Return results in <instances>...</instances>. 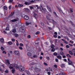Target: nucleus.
<instances>
[{
  "instance_id": "37998d69",
  "label": "nucleus",
  "mask_w": 75,
  "mask_h": 75,
  "mask_svg": "<svg viewBox=\"0 0 75 75\" xmlns=\"http://www.w3.org/2000/svg\"><path fill=\"white\" fill-rule=\"evenodd\" d=\"M36 35H37V34H40V32L39 31H37L36 33Z\"/></svg>"
},
{
  "instance_id": "f257e3e1",
  "label": "nucleus",
  "mask_w": 75,
  "mask_h": 75,
  "mask_svg": "<svg viewBox=\"0 0 75 75\" xmlns=\"http://www.w3.org/2000/svg\"><path fill=\"white\" fill-rule=\"evenodd\" d=\"M13 68H18V66L17 64H11L9 65V69H13Z\"/></svg>"
},
{
  "instance_id": "0e129e2a",
  "label": "nucleus",
  "mask_w": 75,
  "mask_h": 75,
  "mask_svg": "<svg viewBox=\"0 0 75 75\" xmlns=\"http://www.w3.org/2000/svg\"><path fill=\"white\" fill-rule=\"evenodd\" d=\"M11 6H9V10H10V9H11Z\"/></svg>"
},
{
  "instance_id": "20e7f679",
  "label": "nucleus",
  "mask_w": 75,
  "mask_h": 75,
  "mask_svg": "<svg viewBox=\"0 0 75 75\" xmlns=\"http://www.w3.org/2000/svg\"><path fill=\"white\" fill-rule=\"evenodd\" d=\"M19 69L20 71H24V67L21 66L19 67Z\"/></svg>"
},
{
  "instance_id": "864d4df0",
  "label": "nucleus",
  "mask_w": 75,
  "mask_h": 75,
  "mask_svg": "<svg viewBox=\"0 0 75 75\" xmlns=\"http://www.w3.org/2000/svg\"><path fill=\"white\" fill-rule=\"evenodd\" d=\"M43 64H44V65H45L46 66H47V63H46L45 62H44L43 63Z\"/></svg>"
},
{
  "instance_id": "c9c22d12",
  "label": "nucleus",
  "mask_w": 75,
  "mask_h": 75,
  "mask_svg": "<svg viewBox=\"0 0 75 75\" xmlns=\"http://www.w3.org/2000/svg\"><path fill=\"white\" fill-rule=\"evenodd\" d=\"M36 64V63H32L30 65H35Z\"/></svg>"
},
{
  "instance_id": "774afa93",
  "label": "nucleus",
  "mask_w": 75,
  "mask_h": 75,
  "mask_svg": "<svg viewBox=\"0 0 75 75\" xmlns=\"http://www.w3.org/2000/svg\"><path fill=\"white\" fill-rule=\"evenodd\" d=\"M64 62H67V59H64Z\"/></svg>"
},
{
  "instance_id": "f704fd0d",
  "label": "nucleus",
  "mask_w": 75,
  "mask_h": 75,
  "mask_svg": "<svg viewBox=\"0 0 75 75\" xmlns=\"http://www.w3.org/2000/svg\"><path fill=\"white\" fill-rule=\"evenodd\" d=\"M57 53L55 52L53 54V55L54 56H57Z\"/></svg>"
},
{
  "instance_id": "9b49d317",
  "label": "nucleus",
  "mask_w": 75,
  "mask_h": 75,
  "mask_svg": "<svg viewBox=\"0 0 75 75\" xmlns=\"http://www.w3.org/2000/svg\"><path fill=\"white\" fill-rule=\"evenodd\" d=\"M14 54H16V55H18L19 54V52L18 51V50H15L14 52Z\"/></svg>"
},
{
  "instance_id": "f03ea898",
  "label": "nucleus",
  "mask_w": 75,
  "mask_h": 75,
  "mask_svg": "<svg viewBox=\"0 0 75 75\" xmlns=\"http://www.w3.org/2000/svg\"><path fill=\"white\" fill-rule=\"evenodd\" d=\"M51 15L48 14L46 16V18L47 19V20L49 21V22H50L51 23H54V24H55L56 22L54 20H51L49 18L50 17H51Z\"/></svg>"
},
{
  "instance_id": "58836bf2",
  "label": "nucleus",
  "mask_w": 75,
  "mask_h": 75,
  "mask_svg": "<svg viewBox=\"0 0 75 75\" xmlns=\"http://www.w3.org/2000/svg\"><path fill=\"white\" fill-rule=\"evenodd\" d=\"M33 58H37V56L36 55H34L33 56Z\"/></svg>"
},
{
  "instance_id": "680f3d73",
  "label": "nucleus",
  "mask_w": 75,
  "mask_h": 75,
  "mask_svg": "<svg viewBox=\"0 0 75 75\" xmlns=\"http://www.w3.org/2000/svg\"><path fill=\"white\" fill-rule=\"evenodd\" d=\"M2 53L3 54H6V52L5 51H3Z\"/></svg>"
},
{
  "instance_id": "393cba45",
  "label": "nucleus",
  "mask_w": 75,
  "mask_h": 75,
  "mask_svg": "<svg viewBox=\"0 0 75 75\" xmlns=\"http://www.w3.org/2000/svg\"><path fill=\"white\" fill-rule=\"evenodd\" d=\"M25 24L26 25H28L29 24H31V23H28V22H26L25 23Z\"/></svg>"
},
{
  "instance_id": "5701e85b",
  "label": "nucleus",
  "mask_w": 75,
  "mask_h": 75,
  "mask_svg": "<svg viewBox=\"0 0 75 75\" xmlns=\"http://www.w3.org/2000/svg\"><path fill=\"white\" fill-rule=\"evenodd\" d=\"M33 16L34 17H35L36 18H37V17H38V15L36 14L35 13Z\"/></svg>"
},
{
  "instance_id": "c03bdc74",
  "label": "nucleus",
  "mask_w": 75,
  "mask_h": 75,
  "mask_svg": "<svg viewBox=\"0 0 75 75\" xmlns=\"http://www.w3.org/2000/svg\"><path fill=\"white\" fill-rule=\"evenodd\" d=\"M60 54H61V55H64V53H63V52H60Z\"/></svg>"
},
{
  "instance_id": "e2e57ef3",
  "label": "nucleus",
  "mask_w": 75,
  "mask_h": 75,
  "mask_svg": "<svg viewBox=\"0 0 75 75\" xmlns=\"http://www.w3.org/2000/svg\"><path fill=\"white\" fill-rule=\"evenodd\" d=\"M46 58L47 60H50V57H47Z\"/></svg>"
},
{
  "instance_id": "c756f323",
  "label": "nucleus",
  "mask_w": 75,
  "mask_h": 75,
  "mask_svg": "<svg viewBox=\"0 0 75 75\" xmlns=\"http://www.w3.org/2000/svg\"><path fill=\"white\" fill-rule=\"evenodd\" d=\"M5 30H6V31H9V28L6 27L5 29Z\"/></svg>"
},
{
  "instance_id": "c85d7f7f",
  "label": "nucleus",
  "mask_w": 75,
  "mask_h": 75,
  "mask_svg": "<svg viewBox=\"0 0 75 75\" xmlns=\"http://www.w3.org/2000/svg\"><path fill=\"white\" fill-rule=\"evenodd\" d=\"M25 5H30V4L27 2H25Z\"/></svg>"
},
{
  "instance_id": "338daca9",
  "label": "nucleus",
  "mask_w": 75,
  "mask_h": 75,
  "mask_svg": "<svg viewBox=\"0 0 75 75\" xmlns=\"http://www.w3.org/2000/svg\"><path fill=\"white\" fill-rule=\"evenodd\" d=\"M54 38H57V36L56 35H54Z\"/></svg>"
},
{
  "instance_id": "0eeeda50",
  "label": "nucleus",
  "mask_w": 75,
  "mask_h": 75,
  "mask_svg": "<svg viewBox=\"0 0 75 75\" xmlns=\"http://www.w3.org/2000/svg\"><path fill=\"white\" fill-rule=\"evenodd\" d=\"M31 68H32L31 69L32 70H33V69H35V71L36 72H38V71H39V69H38L37 67L35 68L34 67H32Z\"/></svg>"
},
{
  "instance_id": "a211bd4d",
  "label": "nucleus",
  "mask_w": 75,
  "mask_h": 75,
  "mask_svg": "<svg viewBox=\"0 0 75 75\" xmlns=\"http://www.w3.org/2000/svg\"><path fill=\"white\" fill-rule=\"evenodd\" d=\"M0 41H1V42H4V39L3 38H0Z\"/></svg>"
},
{
  "instance_id": "69168bd1",
  "label": "nucleus",
  "mask_w": 75,
  "mask_h": 75,
  "mask_svg": "<svg viewBox=\"0 0 75 75\" xmlns=\"http://www.w3.org/2000/svg\"><path fill=\"white\" fill-rule=\"evenodd\" d=\"M16 45H17V46H18L19 44H18V42H17L16 44Z\"/></svg>"
},
{
  "instance_id": "2eb2a0df",
  "label": "nucleus",
  "mask_w": 75,
  "mask_h": 75,
  "mask_svg": "<svg viewBox=\"0 0 75 75\" xmlns=\"http://www.w3.org/2000/svg\"><path fill=\"white\" fill-rule=\"evenodd\" d=\"M25 11H26V12H27L28 13V12L30 11V10H29V9L27 8H25Z\"/></svg>"
},
{
  "instance_id": "b1692460",
  "label": "nucleus",
  "mask_w": 75,
  "mask_h": 75,
  "mask_svg": "<svg viewBox=\"0 0 75 75\" xmlns=\"http://www.w3.org/2000/svg\"><path fill=\"white\" fill-rule=\"evenodd\" d=\"M67 57H69V58H71L72 57L69 54H66Z\"/></svg>"
},
{
  "instance_id": "cd10ccee",
  "label": "nucleus",
  "mask_w": 75,
  "mask_h": 75,
  "mask_svg": "<svg viewBox=\"0 0 75 75\" xmlns=\"http://www.w3.org/2000/svg\"><path fill=\"white\" fill-rule=\"evenodd\" d=\"M69 52L70 54H71V55H73V53H72V52L71 51H69Z\"/></svg>"
},
{
  "instance_id": "13d9d810",
  "label": "nucleus",
  "mask_w": 75,
  "mask_h": 75,
  "mask_svg": "<svg viewBox=\"0 0 75 75\" xmlns=\"http://www.w3.org/2000/svg\"><path fill=\"white\" fill-rule=\"evenodd\" d=\"M14 14V12H13V13H11L10 16H13V15Z\"/></svg>"
},
{
  "instance_id": "4d7b16f0",
  "label": "nucleus",
  "mask_w": 75,
  "mask_h": 75,
  "mask_svg": "<svg viewBox=\"0 0 75 75\" xmlns=\"http://www.w3.org/2000/svg\"><path fill=\"white\" fill-rule=\"evenodd\" d=\"M55 61L57 62H58V59H56Z\"/></svg>"
},
{
  "instance_id": "6e6d98bb",
  "label": "nucleus",
  "mask_w": 75,
  "mask_h": 75,
  "mask_svg": "<svg viewBox=\"0 0 75 75\" xmlns=\"http://www.w3.org/2000/svg\"><path fill=\"white\" fill-rule=\"evenodd\" d=\"M47 74L48 75H51V73L50 72H47Z\"/></svg>"
},
{
  "instance_id": "bb28decb",
  "label": "nucleus",
  "mask_w": 75,
  "mask_h": 75,
  "mask_svg": "<svg viewBox=\"0 0 75 75\" xmlns=\"http://www.w3.org/2000/svg\"><path fill=\"white\" fill-rule=\"evenodd\" d=\"M14 72H15V69H13L12 70V72L13 74H14Z\"/></svg>"
},
{
  "instance_id": "39448f33",
  "label": "nucleus",
  "mask_w": 75,
  "mask_h": 75,
  "mask_svg": "<svg viewBox=\"0 0 75 75\" xmlns=\"http://www.w3.org/2000/svg\"><path fill=\"white\" fill-rule=\"evenodd\" d=\"M19 21V18L18 17H16L15 19L11 20V22H16Z\"/></svg>"
},
{
  "instance_id": "7ed1b4c3",
  "label": "nucleus",
  "mask_w": 75,
  "mask_h": 75,
  "mask_svg": "<svg viewBox=\"0 0 75 75\" xmlns=\"http://www.w3.org/2000/svg\"><path fill=\"white\" fill-rule=\"evenodd\" d=\"M40 8L41 11H42V12L47 11V9H46L45 8H43L41 5L40 6Z\"/></svg>"
},
{
  "instance_id": "4c0bfd02",
  "label": "nucleus",
  "mask_w": 75,
  "mask_h": 75,
  "mask_svg": "<svg viewBox=\"0 0 75 75\" xmlns=\"http://www.w3.org/2000/svg\"><path fill=\"white\" fill-rule=\"evenodd\" d=\"M19 49H20V50H23V47H21V46H20L19 47Z\"/></svg>"
},
{
  "instance_id": "9d476101",
  "label": "nucleus",
  "mask_w": 75,
  "mask_h": 75,
  "mask_svg": "<svg viewBox=\"0 0 75 75\" xmlns=\"http://www.w3.org/2000/svg\"><path fill=\"white\" fill-rule=\"evenodd\" d=\"M47 7L48 11H49L50 12V13H52V10L50 7L48 6H47Z\"/></svg>"
},
{
  "instance_id": "4be33fe9",
  "label": "nucleus",
  "mask_w": 75,
  "mask_h": 75,
  "mask_svg": "<svg viewBox=\"0 0 75 75\" xmlns=\"http://www.w3.org/2000/svg\"><path fill=\"white\" fill-rule=\"evenodd\" d=\"M14 35L15 37H18V35L17 33H14Z\"/></svg>"
},
{
  "instance_id": "79ce46f5",
  "label": "nucleus",
  "mask_w": 75,
  "mask_h": 75,
  "mask_svg": "<svg viewBox=\"0 0 75 75\" xmlns=\"http://www.w3.org/2000/svg\"><path fill=\"white\" fill-rule=\"evenodd\" d=\"M1 49L2 51H3L4 50V48H3V47H1Z\"/></svg>"
},
{
  "instance_id": "473e14b6",
  "label": "nucleus",
  "mask_w": 75,
  "mask_h": 75,
  "mask_svg": "<svg viewBox=\"0 0 75 75\" xmlns=\"http://www.w3.org/2000/svg\"><path fill=\"white\" fill-rule=\"evenodd\" d=\"M18 7H23V5H22V4H19L18 5Z\"/></svg>"
},
{
  "instance_id": "09e8293b",
  "label": "nucleus",
  "mask_w": 75,
  "mask_h": 75,
  "mask_svg": "<svg viewBox=\"0 0 75 75\" xmlns=\"http://www.w3.org/2000/svg\"><path fill=\"white\" fill-rule=\"evenodd\" d=\"M5 72H6V73H7L8 74V70H5Z\"/></svg>"
},
{
  "instance_id": "6e6552de",
  "label": "nucleus",
  "mask_w": 75,
  "mask_h": 75,
  "mask_svg": "<svg viewBox=\"0 0 75 75\" xmlns=\"http://www.w3.org/2000/svg\"><path fill=\"white\" fill-rule=\"evenodd\" d=\"M25 29V27H24V26H22L20 28V30L21 31H22V32H24V31Z\"/></svg>"
},
{
  "instance_id": "052dcab7",
  "label": "nucleus",
  "mask_w": 75,
  "mask_h": 75,
  "mask_svg": "<svg viewBox=\"0 0 75 75\" xmlns=\"http://www.w3.org/2000/svg\"><path fill=\"white\" fill-rule=\"evenodd\" d=\"M72 1L73 3H74V4H75V0H72Z\"/></svg>"
},
{
  "instance_id": "1a4fd4ad",
  "label": "nucleus",
  "mask_w": 75,
  "mask_h": 75,
  "mask_svg": "<svg viewBox=\"0 0 75 75\" xmlns=\"http://www.w3.org/2000/svg\"><path fill=\"white\" fill-rule=\"evenodd\" d=\"M5 64H6L7 66H9V65L10 64L8 60H6L5 61Z\"/></svg>"
},
{
  "instance_id": "6ab92c4d",
  "label": "nucleus",
  "mask_w": 75,
  "mask_h": 75,
  "mask_svg": "<svg viewBox=\"0 0 75 75\" xmlns=\"http://www.w3.org/2000/svg\"><path fill=\"white\" fill-rule=\"evenodd\" d=\"M27 55H28V56L30 57V56H31L32 55V54H31V53H30L28 52L27 53Z\"/></svg>"
},
{
  "instance_id": "423d86ee",
  "label": "nucleus",
  "mask_w": 75,
  "mask_h": 75,
  "mask_svg": "<svg viewBox=\"0 0 75 75\" xmlns=\"http://www.w3.org/2000/svg\"><path fill=\"white\" fill-rule=\"evenodd\" d=\"M34 7H37V8H38V9L39 8V7H38V5H33V6L30 7V10H32V9H34Z\"/></svg>"
},
{
  "instance_id": "ddd939ff",
  "label": "nucleus",
  "mask_w": 75,
  "mask_h": 75,
  "mask_svg": "<svg viewBox=\"0 0 75 75\" xmlns=\"http://www.w3.org/2000/svg\"><path fill=\"white\" fill-rule=\"evenodd\" d=\"M57 58L59 59H62V56H61V55L57 56Z\"/></svg>"
},
{
  "instance_id": "49530a36",
  "label": "nucleus",
  "mask_w": 75,
  "mask_h": 75,
  "mask_svg": "<svg viewBox=\"0 0 75 75\" xmlns=\"http://www.w3.org/2000/svg\"><path fill=\"white\" fill-rule=\"evenodd\" d=\"M53 13H54V14H55V16L56 17H57V13H56V12H54Z\"/></svg>"
},
{
  "instance_id": "e433bc0d",
  "label": "nucleus",
  "mask_w": 75,
  "mask_h": 75,
  "mask_svg": "<svg viewBox=\"0 0 75 75\" xmlns=\"http://www.w3.org/2000/svg\"><path fill=\"white\" fill-rule=\"evenodd\" d=\"M19 45L20 46H21V47H23V44L22 43H21L19 44Z\"/></svg>"
},
{
  "instance_id": "603ef678",
  "label": "nucleus",
  "mask_w": 75,
  "mask_h": 75,
  "mask_svg": "<svg viewBox=\"0 0 75 75\" xmlns=\"http://www.w3.org/2000/svg\"><path fill=\"white\" fill-rule=\"evenodd\" d=\"M54 68H57V65L55 64L54 65Z\"/></svg>"
},
{
  "instance_id": "5fc2aeb1",
  "label": "nucleus",
  "mask_w": 75,
  "mask_h": 75,
  "mask_svg": "<svg viewBox=\"0 0 75 75\" xmlns=\"http://www.w3.org/2000/svg\"><path fill=\"white\" fill-rule=\"evenodd\" d=\"M34 1H35V0H32L31 1V3H33Z\"/></svg>"
},
{
  "instance_id": "ea45409f",
  "label": "nucleus",
  "mask_w": 75,
  "mask_h": 75,
  "mask_svg": "<svg viewBox=\"0 0 75 75\" xmlns=\"http://www.w3.org/2000/svg\"><path fill=\"white\" fill-rule=\"evenodd\" d=\"M52 52H54V51H55V49L54 48H52Z\"/></svg>"
},
{
  "instance_id": "de8ad7c7",
  "label": "nucleus",
  "mask_w": 75,
  "mask_h": 75,
  "mask_svg": "<svg viewBox=\"0 0 75 75\" xmlns=\"http://www.w3.org/2000/svg\"><path fill=\"white\" fill-rule=\"evenodd\" d=\"M27 38H31V36H30V35H28L27 36Z\"/></svg>"
},
{
  "instance_id": "3c124183",
  "label": "nucleus",
  "mask_w": 75,
  "mask_h": 75,
  "mask_svg": "<svg viewBox=\"0 0 75 75\" xmlns=\"http://www.w3.org/2000/svg\"><path fill=\"white\" fill-rule=\"evenodd\" d=\"M66 47L67 48H69V45H66Z\"/></svg>"
},
{
  "instance_id": "7c9ffc66",
  "label": "nucleus",
  "mask_w": 75,
  "mask_h": 75,
  "mask_svg": "<svg viewBox=\"0 0 75 75\" xmlns=\"http://www.w3.org/2000/svg\"><path fill=\"white\" fill-rule=\"evenodd\" d=\"M70 11L71 13H73V9L72 8H70Z\"/></svg>"
},
{
  "instance_id": "a18cd8bd",
  "label": "nucleus",
  "mask_w": 75,
  "mask_h": 75,
  "mask_svg": "<svg viewBox=\"0 0 75 75\" xmlns=\"http://www.w3.org/2000/svg\"><path fill=\"white\" fill-rule=\"evenodd\" d=\"M11 40L12 41H13V42H14V41H16V40H15L14 39H11Z\"/></svg>"
},
{
  "instance_id": "dca6fc26",
  "label": "nucleus",
  "mask_w": 75,
  "mask_h": 75,
  "mask_svg": "<svg viewBox=\"0 0 75 75\" xmlns=\"http://www.w3.org/2000/svg\"><path fill=\"white\" fill-rule=\"evenodd\" d=\"M62 41H63L64 43H65V44H68V42H67L65 40H64V39H62Z\"/></svg>"
},
{
  "instance_id": "f8f14e48",
  "label": "nucleus",
  "mask_w": 75,
  "mask_h": 75,
  "mask_svg": "<svg viewBox=\"0 0 75 75\" xmlns=\"http://www.w3.org/2000/svg\"><path fill=\"white\" fill-rule=\"evenodd\" d=\"M24 18L25 20H28L29 17H28V16H25L24 17Z\"/></svg>"
},
{
  "instance_id": "bf43d9fd",
  "label": "nucleus",
  "mask_w": 75,
  "mask_h": 75,
  "mask_svg": "<svg viewBox=\"0 0 75 75\" xmlns=\"http://www.w3.org/2000/svg\"><path fill=\"white\" fill-rule=\"evenodd\" d=\"M13 0H9V3H11L12 2H13Z\"/></svg>"
},
{
  "instance_id": "4468645a",
  "label": "nucleus",
  "mask_w": 75,
  "mask_h": 75,
  "mask_svg": "<svg viewBox=\"0 0 75 75\" xmlns=\"http://www.w3.org/2000/svg\"><path fill=\"white\" fill-rule=\"evenodd\" d=\"M11 31L13 33H16V29H13L11 30Z\"/></svg>"
},
{
  "instance_id": "72a5a7b5",
  "label": "nucleus",
  "mask_w": 75,
  "mask_h": 75,
  "mask_svg": "<svg viewBox=\"0 0 75 75\" xmlns=\"http://www.w3.org/2000/svg\"><path fill=\"white\" fill-rule=\"evenodd\" d=\"M26 72L27 73V74H28V75H30V73L29 72V71H26Z\"/></svg>"
},
{
  "instance_id": "aec40b11",
  "label": "nucleus",
  "mask_w": 75,
  "mask_h": 75,
  "mask_svg": "<svg viewBox=\"0 0 75 75\" xmlns=\"http://www.w3.org/2000/svg\"><path fill=\"white\" fill-rule=\"evenodd\" d=\"M57 9H58V11H59V12H60V13H62V10L60 8H59L58 7H57Z\"/></svg>"
},
{
  "instance_id": "a19ab883",
  "label": "nucleus",
  "mask_w": 75,
  "mask_h": 75,
  "mask_svg": "<svg viewBox=\"0 0 75 75\" xmlns=\"http://www.w3.org/2000/svg\"><path fill=\"white\" fill-rule=\"evenodd\" d=\"M54 47L55 46H54V45H51V48H54Z\"/></svg>"
},
{
  "instance_id": "412c9836",
  "label": "nucleus",
  "mask_w": 75,
  "mask_h": 75,
  "mask_svg": "<svg viewBox=\"0 0 75 75\" xmlns=\"http://www.w3.org/2000/svg\"><path fill=\"white\" fill-rule=\"evenodd\" d=\"M69 65H72V62H71V61H69Z\"/></svg>"
},
{
  "instance_id": "a878e982",
  "label": "nucleus",
  "mask_w": 75,
  "mask_h": 75,
  "mask_svg": "<svg viewBox=\"0 0 75 75\" xmlns=\"http://www.w3.org/2000/svg\"><path fill=\"white\" fill-rule=\"evenodd\" d=\"M8 45H12V43L11 42L9 41L8 42Z\"/></svg>"
},
{
  "instance_id": "8fccbe9b",
  "label": "nucleus",
  "mask_w": 75,
  "mask_h": 75,
  "mask_svg": "<svg viewBox=\"0 0 75 75\" xmlns=\"http://www.w3.org/2000/svg\"><path fill=\"white\" fill-rule=\"evenodd\" d=\"M72 52H75V49H73L72 50Z\"/></svg>"
},
{
  "instance_id": "2f4dec72",
  "label": "nucleus",
  "mask_w": 75,
  "mask_h": 75,
  "mask_svg": "<svg viewBox=\"0 0 75 75\" xmlns=\"http://www.w3.org/2000/svg\"><path fill=\"white\" fill-rule=\"evenodd\" d=\"M61 67H62V68H64V67H65V64H62L61 65Z\"/></svg>"
},
{
  "instance_id": "f3484780",
  "label": "nucleus",
  "mask_w": 75,
  "mask_h": 75,
  "mask_svg": "<svg viewBox=\"0 0 75 75\" xmlns=\"http://www.w3.org/2000/svg\"><path fill=\"white\" fill-rule=\"evenodd\" d=\"M3 8L4 11H5V10H7V8L5 6H4L3 7Z\"/></svg>"
}]
</instances>
